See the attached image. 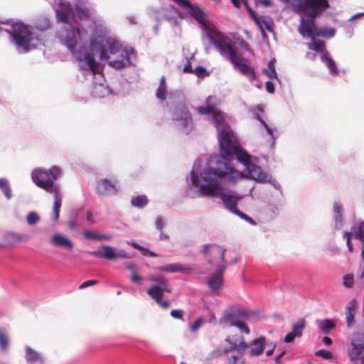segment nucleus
<instances>
[{
	"label": "nucleus",
	"instance_id": "nucleus-14",
	"mask_svg": "<svg viewBox=\"0 0 364 364\" xmlns=\"http://www.w3.org/2000/svg\"><path fill=\"white\" fill-rule=\"evenodd\" d=\"M173 119L178 129L184 133L188 134L192 129V119L188 108L183 104H180L176 107L173 114Z\"/></svg>",
	"mask_w": 364,
	"mask_h": 364
},
{
	"label": "nucleus",
	"instance_id": "nucleus-4",
	"mask_svg": "<svg viewBox=\"0 0 364 364\" xmlns=\"http://www.w3.org/2000/svg\"><path fill=\"white\" fill-rule=\"evenodd\" d=\"M200 162L201 161L198 159L195 161L190 177L187 178L188 183L191 181V188L199 186L198 193L200 196L220 198L228 210L232 213L236 212L237 202L243 198V196L239 195L235 191H225L223 187L220 185V177L213 172H205V183L199 182L196 171L200 166Z\"/></svg>",
	"mask_w": 364,
	"mask_h": 364
},
{
	"label": "nucleus",
	"instance_id": "nucleus-55",
	"mask_svg": "<svg viewBox=\"0 0 364 364\" xmlns=\"http://www.w3.org/2000/svg\"><path fill=\"white\" fill-rule=\"evenodd\" d=\"M275 347H276V344L275 343H272L271 344V348L269 349H268L266 352V354L267 356H270L273 354L274 353V350L275 349Z\"/></svg>",
	"mask_w": 364,
	"mask_h": 364
},
{
	"label": "nucleus",
	"instance_id": "nucleus-39",
	"mask_svg": "<svg viewBox=\"0 0 364 364\" xmlns=\"http://www.w3.org/2000/svg\"><path fill=\"white\" fill-rule=\"evenodd\" d=\"M343 284L346 288H351L354 284V277L353 274H346L343 278Z\"/></svg>",
	"mask_w": 364,
	"mask_h": 364
},
{
	"label": "nucleus",
	"instance_id": "nucleus-30",
	"mask_svg": "<svg viewBox=\"0 0 364 364\" xmlns=\"http://www.w3.org/2000/svg\"><path fill=\"white\" fill-rule=\"evenodd\" d=\"M333 211H334V220H335V228L340 229L341 227V218L343 212L342 206L338 203H335L333 205Z\"/></svg>",
	"mask_w": 364,
	"mask_h": 364
},
{
	"label": "nucleus",
	"instance_id": "nucleus-12",
	"mask_svg": "<svg viewBox=\"0 0 364 364\" xmlns=\"http://www.w3.org/2000/svg\"><path fill=\"white\" fill-rule=\"evenodd\" d=\"M218 104V100L215 97L209 96L206 100V107H198L197 111L200 114H208L213 112L211 117V122L218 129V137L221 133L223 127L227 126L230 129L231 128L225 122V114L222 112H214V109Z\"/></svg>",
	"mask_w": 364,
	"mask_h": 364
},
{
	"label": "nucleus",
	"instance_id": "nucleus-6",
	"mask_svg": "<svg viewBox=\"0 0 364 364\" xmlns=\"http://www.w3.org/2000/svg\"><path fill=\"white\" fill-rule=\"evenodd\" d=\"M60 170L58 166H53L49 170L41 168H36L31 173L33 181L40 188L50 193L54 196V203L52 213V220L58 221L60 209L62 204V196L58 185L54 181L60 176Z\"/></svg>",
	"mask_w": 364,
	"mask_h": 364
},
{
	"label": "nucleus",
	"instance_id": "nucleus-52",
	"mask_svg": "<svg viewBox=\"0 0 364 364\" xmlns=\"http://www.w3.org/2000/svg\"><path fill=\"white\" fill-rule=\"evenodd\" d=\"M265 87H266L267 91L269 93H273L274 92V86L273 83L270 81L266 82Z\"/></svg>",
	"mask_w": 364,
	"mask_h": 364
},
{
	"label": "nucleus",
	"instance_id": "nucleus-48",
	"mask_svg": "<svg viewBox=\"0 0 364 364\" xmlns=\"http://www.w3.org/2000/svg\"><path fill=\"white\" fill-rule=\"evenodd\" d=\"M343 236H344V237L346 238V244H347L348 250L350 252H352L353 250V246L350 242V233L349 232H345Z\"/></svg>",
	"mask_w": 364,
	"mask_h": 364
},
{
	"label": "nucleus",
	"instance_id": "nucleus-22",
	"mask_svg": "<svg viewBox=\"0 0 364 364\" xmlns=\"http://www.w3.org/2000/svg\"><path fill=\"white\" fill-rule=\"evenodd\" d=\"M154 269L155 271H159V272L175 273V272H186V271L190 270L191 268L186 265H183L180 263H173V264H168L165 266L156 267H154Z\"/></svg>",
	"mask_w": 364,
	"mask_h": 364
},
{
	"label": "nucleus",
	"instance_id": "nucleus-36",
	"mask_svg": "<svg viewBox=\"0 0 364 364\" xmlns=\"http://www.w3.org/2000/svg\"><path fill=\"white\" fill-rule=\"evenodd\" d=\"M10 343L9 337L4 332H0V348L2 351L9 349Z\"/></svg>",
	"mask_w": 364,
	"mask_h": 364
},
{
	"label": "nucleus",
	"instance_id": "nucleus-60",
	"mask_svg": "<svg viewBox=\"0 0 364 364\" xmlns=\"http://www.w3.org/2000/svg\"><path fill=\"white\" fill-rule=\"evenodd\" d=\"M259 2L264 5V6H269L271 5V1L270 0H260Z\"/></svg>",
	"mask_w": 364,
	"mask_h": 364
},
{
	"label": "nucleus",
	"instance_id": "nucleus-49",
	"mask_svg": "<svg viewBox=\"0 0 364 364\" xmlns=\"http://www.w3.org/2000/svg\"><path fill=\"white\" fill-rule=\"evenodd\" d=\"M98 282L97 280H87V281H85L83 283H82L79 288L80 289H85V288H87L88 287H90V286H92V285H95L96 284H97Z\"/></svg>",
	"mask_w": 364,
	"mask_h": 364
},
{
	"label": "nucleus",
	"instance_id": "nucleus-59",
	"mask_svg": "<svg viewBox=\"0 0 364 364\" xmlns=\"http://www.w3.org/2000/svg\"><path fill=\"white\" fill-rule=\"evenodd\" d=\"M127 269H129V271H131L132 274H133L134 272H136V269H135L134 265L133 264H132V263L129 264L127 266Z\"/></svg>",
	"mask_w": 364,
	"mask_h": 364
},
{
	"label": "nucleus",
	"instance_id": "nucleus-50",
	"mask_svg": "<svg viewBox=\"0 0 364 364\" xmlns=\"http://www.w3.org/2000/svg\"><path fill=\"white\" fill-rule=\"evenodd\" d=\"M131 280L134 283H139L142 280V277L136 272H134L132 274Z\"/></svg>",
	"mask_w": 364,
	"mask_h": 364
},
{
	"label": "nucleus",
	"instance_id": "nucleus-51",
	"mask_svg": "<svg viewBox=\"0 0 364 364\" xmlns=\"http://www.w3.org/2000/svg\"><path fill=\"white\" fill-rule=\"evenodd\" d=\"M164 226V221L161 218H157L156 220V228L159 230H162Z\"/></svg>",
	"mask_w": 364,
	"mask_h": 364
},
{
	"label": "nucleus",
	"instance_id": "nucleus-16",
	"mask_svg": "<svg viewBox=\"0 0 364 364\" xmlns=\"http://www.w3.org/2000/svg\"><path fill=\"white\" fill-rule=\"evenodd\" d=\"M89 255L107 260H114L118 258L128 259L130 257L125 250H117L108 245H103L100 250L89 252Z\"/></svg>",
	"mask_w": 364,
	"mask_h": 364
},
{
	"label": "nucleus",
	"instance_id": "nucleus-9",
	"mask_svg": "<svg viewBox=\"0 0 364 364\" xmlns=\"http://www.w3.org/2000/svg\"><path fill=\"white\" fill-rule=\"evenodd\" d=\"M346 354L353 364H364V333L354 332L349 336Z\"/></svg>",
	"mask_w": 364,
	"mask_h": 364
},
{
	"label": "nucleus",
	"instance_id": "nucleus-3",
	"mask_svg": "<svg viewBox=\"0 0 364 364\" xmlns=\"http://www.w3.org/2000/svg\"><path fill=\"white\" fill-rule=\"evenodd\" d=\"M219 145L220 154L224 160L231 161L235 156L245 166L251 178L259 183L272 182L271 177L252 161V157L238 146L234 133L227 126L222 127Z\"/></svg>",
	"mask_w": 364,
	"mask_h": 364
},
{
	"label": "nucleus",
	"instance_id": "nucleus-10",
	"mask_svg": "<svg viewBox=\"0 0 364 364\" xmlns=\"http://www.w3.org/2000/svg\"><path fill=\"white\" fill-rule=\"evenodd\" d=\"M230 161L225 160L224 163L223 169L220 168H213L211 167H207L203 170L200 173V183H205V172H213L216 175H218L220 177V185L223 187L225 181H228L230 183H237L239 181L242 180L245 175L243 173L235 170L233 167L229 165L228 162Z\"/></svg>",
	"mask_w": 364,
	"mask_h": 364
},
{
	"label": "nucleus",
	"instance_id": "nucleus-13",
	"mask_svg": "<svg viewBox=\"0 0 364 364\" xmlns=\"http://www.w3.org/2000/svg\"><path fill=\"white\" fill-rule=\"evenodd\" d=\"M225 341L230 345V348L225 349L224 353H232L228 356V363L230 364H244L243 355L248 348V343L245 341L243 336L240 337L239 344L232 342L230 336L226 338Z\"/></svg>",
	"mask_w": 364,
	"mask_h": 364
},
{
	"label": "nucleus",
	"instance_id": "nucleus-58",
	"mask_svg": "<svg viewBox=\"0 0 364 364\" xmlns=\"http://www.w3.org/2000/svg\"><path fill=\"white\" fill-rule=\"evenodd\" d=\"M141 251L147 252L148 256H150V257L157 256V255L154 252L149 250L148 249L144 248V247L143 248V250Z\"/></svg>",
	"mask_w": 364,
	"mask_h": 364
},
{
	"label": "nucleus",
	"instance_id": "nucleus-42",
	"mask_svg": "<svg viewBox=\"0 0 364 364\" xmlns=\"http://www.w3.org/2000/svg\"><path fill=\"white\" fill-rule=\"evenodd\" d=\"M234 213L237 215L238 216H240L241 218L245 220L249 223H250L253 225H256V223L254 221V220L252 218H251L250 217H249L248 215H247L246 214H245L244 213L240 212V210H237V211L235 212Z\"/></svg>",
	"mask_w": 364,
	"mask_h": 364
},
{
	"label": "nucleus",
	"instance_id": "nucleus-34",
	"mask_svg": "<svg viewBox=\"0 0 364 364\" xmlns=\"http://www.w3.org/2000/svg\"><path fill=\"white\" fill-rule=\"evenodd\" d=\"M0 189L4 193L7 199L12 197V192L6 178H0Z\"/></svg>",
	"mask_w": 364,
	"mask_h": 364
},
{
	"label": "nucleus",
	"instance_id": "nucleus-40",
	"mask_svg": "<svg viewBox=\"0 0 364 364\" xmlns=\"http://www.w3.org/2000/svg\"><path fill=\"white\" fill-rule=\"evenodd\" d=\"M260 18V24H262V23L265 26L266 28L269 31H273V23L272 21H268V20H262V18ZM260 29H261V32L262 33V35H264V29L262 28V25H261V27L257 25Z\"/></svg>",
	"mask_w": 364,
	"mask_h": 364
},
{
	"label": "nucleus",
	"instance_id": "nucleus-43",
	"mask_svg": "<svg viewBox=\"0 0 364 364\" xmlns=\"http://www.w3.org/2000/svg\"><path fill=\"white\" fill-rule=\"evenodd\" d=\"M316 355L321 356L325 359H330L332 358V354L330 351L324 349L319 350L316 352Z\"/></svg>",
	"mask_w": 364,
	"mask_h": 364
},
{
	"label": "nucleus",
	"instance_id": "nucleus-54",
	"mask_svg": "<svg viewBox=\"0 0 364 364\" xmlns=\"http://www.w3.org/2000/svg\"><path fill=\"white\" fill-rule=\"evenodd\" d=\"M112 235L108 234H99L98 240H109L112 239Z\"/></svg>",
	"mask_w": 364,
	"mask_h": 364
},
{
	"label": "nucleus",
	"instance_id": "nucleus-28",
	"mask_svg": "<svg viewBox=\"0 0 364 364\" xmlns=\"http://www.w3.org/2000/svg\"><path fill=\"white\" fill-rule=\"evenodd\" d=\"M321 59L328 67L330 73L333 75L338 74V70L334 60L329 56L328 53L325 51L321 56Z\"/></svg>",
	"mask_w": 364,
	"mask_h": 364
},
{
	"label": "nucleus",
	"instance_id": "nucleus-23",
	"mask_svg": "<svg viewBox=\"0 0 364 364\" xmlns=\"http://www.w3.org/2000/svg\"><path fill=\"white\" fill-rule=\"evenodd\" d=\"M26 360L30 364H42L43 359L41 355L29 346L26 347Z\"/></svg>",
	"mask_w": 364,
	"mask_h": 364
},
{
	"label": "nucleus",
	"instance_id": "nucleus-1",
	"mask_svg": "<svg viewBox=\"0 0 364 364\" xmlns=\"http://www.w3.org/2000/svg\"><path fill=\"white\" fill-rule=\"evenodd\" d=\"M55 10L58 22L65 23V27L58 33V38L60 43L71 53L77 63L79 69L84 75H90L95 82L93 83L92 95L95 97H105L111 90L105 84L102 73L97 70L98 63L92 55L87 51V40L89 38V49L93 55L99 54L100 60L109 59V54L120 53V58L112 60L108 62L110 67L120 70L132 64L135 58L132 48H122V43L114 38L105 37V28L100 24V32H97V26L90 27L89 31L84 29L82 26H73L71 20L76 15L80 20L86 19L89 16L88 9L85 3L77 0L75 4V9L63 0H55Z\"/></svg>",
	"mask_w": 364,
	"mask_h": 364
},
{
	"label": "nucleus",
	"instance_id": "nucleus-31",
	"mask_svg": "<svg viewBox=\"0 0 364 364\" xmlns=\"http://www.w3.org/2000/svg\"><path fill=\"white\" fill-rule=\"evenodd\" d=\"M156 95L157 98L161 100H164L166 98V82L164 76H162L160 79V83L156 90Z\"/></svg>",
	"mask_w": 364,
	"mask_h": 364
},
{
	"label": "nucleus",
	"instance_id": "nucleus-24",
	"mask_svg": "<svg viewBox=\"0 0 364 364\" xmlns=\"http://www.w3.org/2000/svg\"><path fill=\"white\" fill-rule=\"evenodd\" d=\"M357 308L355 299H352L346 308V316L347 326L350 328L354 323V316Z\"/></svg>",
	"mask_w": 364,
	"mask_h": 364
},
{
	"label": "nucleus",
	"instance_id": "nucleus-25",
	"mask_svg": "<svg viewBox=\"0 0 364 364\" xmlns=\"http://www.w3.org/2000/svg\"><path fill=\"white\" fill-rule=\"evenodd\" d=\"M263 112V109L262 107H258L257 109L254 110V114L255 118L262 124L264 128L266 129L267 134L270 136L272 139V144L274 145L276 140V136H274V131L275 129L272 128L269 125H268L264 120H262L260 117L259 113Z\"/></svg>",
	"mask_w": 364,
	"mask_h": 364
},
{
	"label": "nucleus",
	"instance_id": "nucleus-38",
	"mask_svg": "<svg viewBox=\"0 0 364 364\" xmlns=\"http://www.w3.org/2000/svg\"><path fill=\"white\" fill-rule=\"evenodd\" d=\"M39 220V215L34 211L30 212L26 216V222L30 225L36 224Z\"/></svg>",
	"mask_w": 364,
	"mask_h": 364
},
{
	"label": "nucleus",
	"instance_id": "nucleus-15",
	"mask_svg": "<svg viewBox=\"0 0 364 364\" xmlns=\"http://www.w3.org/2000/svg\"><path fill=\"white\" fill-rule=\"evenodd\" d=\"M208 259L209 263L218 269L219 264H225L227 267V262L224 259L225 250L217 245H206L203 250Z\"/></svg>",
	"mask_w": 364,
	"mask_h": 364
},
{
	"label": "nucleus",
	"instance_id": "nucleus-33",
	"mask_svg": "<svg viewBox=\"0 0 364 364\" xmlns=\"http://www.w3.org/2000/svg\"><path fill=\"white\" fill-rule=\"evenodd\" d=\"M310 38L311 39V42L308 45V48L310 50H314L322 53L326 51L324 50L325 45L323 41L320 40H316L314 36Z\"/></svg>",
	"mask_w": 364,
	"mask_h": 364
},
{
	"label": "nucleus",
	"instance_id": "nucleus-8",
	"mask_svg": "<svg viewBox=\"0 0 364 364\" xmlns=\"http://www.w3.org/2000/svg\"><path fill=\"white\" fill-rule=\"evenodd\" d=\"M252 314V311L238 306H230L223 312L219 323L224 327L235 326L242 333L249 334L250 330L247 321Z\"/></svg>",
	"mask_w": 364,
	"mask_h": 364
},
{
	"label": "nucleus",
	"instance_id": "nucleus-41",
	"mask_svg": "<svg viewBox=\"0 0 364 364\" xmlns=\"http://www.w3.org/2000/svg\"><path fill=\"white\" fill-rule=\"evenodd\" d=\"M204 323V320L202 318H198L193 324L190 326V330L192 332L196 331Z\"/></svg>",
	"mask_w": 364,
	"mask_h": 364
},
{
	"label": "nucleus",
	"instance_id": "nucleus-20",
	"mask_svg": "<svg viewBox=\"0 0 364 364\" xmlns=\"http://www.w3.org/2000/svg\"><path fill=\"white\" fill-rule=\"evenodd\" d=\"M305 326V320L300 318L297 322L293 324L292 330L285 336L284 338V342L291 343L296 338H300L302 336L303 330Z\"/></svg>",
	"mask_w": 364,
	"mask_h": 364
},
{
	"label": "nucleus",
	"instance_id": "nucleus-47",
	"mask_svg": "<svg viewBox=\"0 0 364 364\" xmlns=\"http://www.w3.org/2000/svg\"><path fill=\"white\" fill-rule=\"evenodd\" d=\"M239 45L240 48L246 51H247L250 54L253 55V51L250 49L249 44L245 41L243 39L239 41Z\"/></svg>",
	"mask_w": 364,
	"mask_h": 364
},
{
	"label": "nucleus",
	"instance_id": "nucleus-64",
	"mask_svg": "<svg viewBox=\"0 0 364 364\" xmlns=\"http://www.w3.org/2000/svg\"><path fill=\"white\" fill-rule=\"evenodd\" d=\"M363 14H364V13H360V14H356V15L352 16L350 19H354V18H357L358 16H362Z\"/></svg>",
	"mask_w": 364,
	"mask_h": 364
},
{
	"label": "nucleus",
	"instance_id": "nucleus-27",
	"mask_svg": "<svg viewBox=\"0 0 364 364\" xmlns=\"http://www.w3.org/2000/svg\"><path fill=\"white\" fill-rule=\"evenodd\" d=\"M231 2L236 8H240L242 5H245L246 9L248 11L249 14L253 18L256 24L259 25L261 27L259 16H257L256 13L253 11V9L251 7H250L247 0H231Z\"/></svg>",
	"mask_w": 364,
	"mask_h": 364
},
{
	"label": "nucleus",
	"instance_id": "nucleus-17",
	"mask_svg": "<svg viewBox=\"0 0 364 364\" xmlns=\"http://www.w3.org/2000/svg\"><path fill=\"white\" fill-rule=\"evenodd\" d=\"M225 269V264H219L218 269L208 279V285L213 292H218L223 287V273Z\"/></svg>",
	"mask_w": 364,
	"mask_h": 364
},
{
	"label": "nucleus",
	"instance_id": "nucleus-11",
	"mask_svg": "<svg viewBox=\"0 0 364 364\" xmlns=\"http://www.w3.org/2000/svg\"><path fill=\"white\" fill-rule=\"evenodd\" d=\"M149 279L156 284V286L149 289L147 294L163 309H168L170 306V302L168 300L162 301L164 292L171 291L168 282L162 276H150Z\"/></svg>",
	"mask_w": 364,
	"mask_h": 364
},
{
	"label": "nucleus",
	"instance_id": "nucleus-29",
	"mask_svg": "<svg viewBox=\"0 0 364 364\" xmlns=\"http://www.w3.org/2000/svg\"><path fill=\"white\" fill-rule=\"evenodd\" d=\"M21 237L19 234L14 232H8L4 235V242L0 244V247L14 245L16 242H18L21 240Z\"/></svg>",
	"mask_w": 364,
	"mask_h": 364
},
{
	"label": "nucleus",
	"instance_id": "nucleus-56",
	"mask_svg": "<svg viewBox=\"0 0 364 364\" xmlns=\"http://www.w3.org/2000/svg\"><path fill=\"white\" fill-rule=\"evenodd\" d=\"M183 72L184 73H193V70L191 68V65L189 62L187 63V64L183 68Z\"/></svg>",
	"mask_w": 364,
	"mask_h": 364
},
{
	"label": "nucleus",
	"instance_id": "nucleus-44",
	"mask_svg": "<svg viewBox=\"0 0 364 364\" xmlns=\"http://www.w3.org/2000/svg\"><path fill=\"white\" fill-rule=\"evenodd\" d=\"M83 235L87 239L98 240L99 234L95 232L85 231Z\"/></svg>",
	"mask_w": 364,
	"mask_h": 364
},
{
	"label": "nucleus",
	"instance_id": "nucleus-57",
	"mask_svg": "<svg viewBox=\"0 0 364 364\" xmlns=\"http://www.w3.org/2000/svg\"><path fill=\"white\" fill-rule=\"evenodd\" d=\"M323 342L325 345L326 346H331L332 344V340L331 338L328 337V336H325L323 338Z\"/></svg>",
	"mask_w": 364,
	"mask_h": 364
},
{
	"label": "nucleus",
	"instance_id": "nucleus-21",
	"mask_svg": "<svg viewBox=\"0 0 364 364\" xmlns=\"http://www.w3.org/2000/svg\"><path fill=\"white\" fill-rule=\"evenodd\" d=\"M50 244L56 247H65L72 250L73 243L72 241L60 233H55L50 239Z\"/></svg>",
	"mask_w": 364,
	"mask_h": 364
},
{
	"label": "nucleus",
	"instance_id": "nucleus-5",
	"mask_svg": "<svg viewBox=\"0 0 364 364\" xmlns=\"http://www.w3.org/2000/svg\"><path fill=\"white\" fill-rule=\"evenodd\" d=\"M5 31L10 34L11 42L18 52H28L41 43V38L33 33L29 26L21 21L7 20L0 21V34Z\"/></svg>",
	"mask_w": 364,
	"mask_h": 364
},
{
	"label": "nucleus",
	"instance_id": "nucleus-35",
	"mask_svg": "<svg viewBox=\"0 0 364 364\" xmlns=\"http://www.w3.org/2000/svg\"><path fill=\"white\" fill-rule=\"evenodd\" d=\"M131 203L133 206L141 208L147 204L148 198L146 196L141 195L134 197L132 199Z\"/></svg>",
	"mask_w": 364,
	"mask_h": 364
},
{
	"label": "nucleus",
	"instance_id": "nucleus-7",
	"mask_svg": "<svg viewBox=\"0 0 364 364\" xmlns=\"http://www.w3.org/2000/svg\"><path fill=\"white\" fill-rule=\"evenodd\" d=\"M301 6L310 20L306 21L301 17L298 31L304 38H312L317 29L314 19L321 11L328 8V0H304Z\"/></svg>",
	"mask_w": 364,
	"mask_h": 364
},
{
	"label": "nucleus",
	"instance_id": "nucleus-53",
	"mask_svg": "<svg viewBox=\"0 0 364 364\" xmlns=\"http://www.w3.org/2000/svg\"><path fill=\"white\" fill-rule=\"evenodd\" d=\"M127 243L128 245H132L133 247H134L135 249L139 250H142L144 248V247L141 246L139 244H138L137 242H136L134 241H127Z\"/></svg>",
	"mask_w": 364,
	"mask_h": 364
},
{
	"label": "nucleus",
	"instance_id": "nucleus-26",
	"mask_svg": "<svg viewBox=\"0 0 364 364\" xmlns=\"http://www.w3.org/2000/svg\"><path fill=\"white\" fill-rule=\"evenodd\" d=\"M316 323L319 331L324 334H328L336 328V323L329 318L318 319L316 321Z\"/></svg>",
	"mask_w": 364,
	"mask_h": 364
},
{
	"label": "nucleus",
	"instance_id": "nucleus-37",
	"mask_svg": "<svg viewBox=\"0 0 364 364\" xmlns=\"http://www.w3.org/2000/svg\"><path fill=\"white\" fill-rule=\"evenodd\" d=\"M263 72L271 79H277V72L274 68V62L271 60L268 63V69H265Z\"/></svg>",
	"mask_w": 364,
	"mask_h": 364
},
{
	"label": "nucleus",
	"instance_id": "nucleus-19",
	"mask_svg": "<svg viewBox=\"0 0 364 364\" xmlns=\"http://www.w3.org/2000/svg\"><path fill=\"white\" fill-rule=\"evenodd\" d=\"M266 345L267 341L264 336H260L251 341L250 343H248L250 356L255 357L260 355L264 352Z\"/></svg>",
	"mask_w": 364,
	"mask_h": 364
},
{
	"label": "nucleus",
	"instance_id": "nucleus-2",
	"mask_svg": "<svg viewBox=\"0 0 364 364\" xmlns=\"http://www.w3.org/2000/svg\"><path fill=\"white\" fill-rule=\"evenodd\" d=\"M172 1L183 9L187 10L189 14L198 22L203 31V39L206 38L208 43L214 46L220 55L228 60L235 70L246 76L251 82L255 80V68L251 65L250 60L239 53L229 37L206 23V14L201 8L192 4L189 0Z\"/></svg>",
	"mask_w": 364,
	"mask_h": 364
},
{
	"label": "nucleus",
	"instance_id": "nucleus-63",
	"mask_svg": "<svg viewBox=\"0 0 364 364\" xmlns=\"http://www.w3.org/2000/svg\"><path fill=\"white\" fill-rule=\"evenodd\" d=\"M284 352H282L279 355H278L275 358L276 361H278L284 355Z\"/></svg>",
	"mask_w": 364,
	"mask_h": 364
},
{
	"label": "nucleus",
	"instance_id": "nucleus-32",
	"mask_svg": "<svg viewBox=\"0 0 364 364\" xmlns=\"http://www.w3.org/2000/svg\"><path fill=\"white\" fill-rule=\"evenodd\" d=\"M335 29L331 27L317 28L315 36L325 38H331L335 35Z\"/></svg>",
	"mask_w": 364,
	"mask_h": 364
},
{
	"label": "nucleus",
	"instance_id": "nucleus-61",
	"mask_svg": "<svg viewBox=\"0 0 364 364\" xmlns=\"http://www.w3.org/2000/svg\"><path fill=\"white\" fill-rule=\"evenodd\" d=\"M127 19L132 24H134L136 23V18L134 16H129V17H127Z\"/></svg>",
	"mask_w": 364,
	"mask_h": 364
},
{
	"label": "nucleus",
	"instance_id": "nucleus-18",
	"mask_svg": "<svg viewBox=\"0 0 364 364\" xmlns=\"http://www.w3.org/2000/svg\"><path fill=\"white\" fill-rule=\"evenodd\" d=\"M97 191L102 195H113L117 191V183L107 179H101L97 182Z\"/></svg>",
	"mask_w": 364,
	"mask_h": 364
},
{
	"label": "nucleus",
	"instance_id": "nucleus-45",
	"mask_svg": "<svg viewBox=\"0 0 364 364\" xmlns=\"http://www.w3.org/2000/svg\"><path fill=\"white\" fill-rule=\"evenodd\" d=\"M193 73L198 76V77H204L208 75L207 70L205 68L198 66L194 70Z\"/></svg>",
	"mask_w": 364,
	"mask_h": 364
},
{
	"label": "nucleus",
	"instance_id": "nucleus-62",
	"mask_svg": "<svg viewBox=\"0 0 364 364\" xmlns=\"http://www.w3.org/2000/svg\"><path fill=\"white\" fill-rule=\"evenodd\" d=\"M68 227L70 229L74 230L76 227V225H75V222H70L68 224Z\"/></svg>",
	"mask_w": 364,
	"mask_h": 364
},
{
	"label": "nucleus",
	"instance_id": "nucleus-46",
	"mask_svg": "<svg viewBox=\"0 0 364 364\" xmlns=\"http://www.w3.org/2000/svg\"><path fill=\"white\" fill-rule=\"evenodd\" d=\"M171 316L175 318L182 319L183 316V311L181 309H173L171 311Z\"/></svg>",
	"mask_w": 364,
	"mask_h": 364
}]
</instances>
